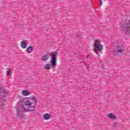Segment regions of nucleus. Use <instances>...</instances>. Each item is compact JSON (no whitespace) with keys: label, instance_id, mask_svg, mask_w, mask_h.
<instances>
[{"label":"nucleus","instance_id":"nucleus-5","mask_svg":"<svg viewBox=\"0 0 130 130\" xmlns=\"http://www.w3.org/2000/svg\"><path fill=\"white\" fill-rule=\"evenodd\" d=\"M93 46L94 48V51L96 52L98 55L99 54V52L97 51H102V50H103V45H102V44L94 43Z\"/></svg>","mask_w":130,"mask_h":130},{"label":"nucleus","instance_id":"nucleus-2","mask_svg":"<svg viewBox=\"0 0 130 130\" xmlns=\"http://www.w3.org/2000/svg\"><path fill=\"white\" fill-rule=\"evenodd\" d=\"M49 55L51 56V60L50 63H47L45 66V69L46 70H51L53 68H54L56 66V57L57 56V54L54 53H49Z\"/></svg>","mask_w":130,"mask_h":130},{"label":"nucleus","instance_id":"nucleus-4","mask_svg":"<svg viewBox=\"0 0 130 130\" xmlns=\"http://www.w3.org/2000/svg\"><path fill=\"white\" fill-rule=\"evenodd\" d=\"M8 93L9 91L5 87H0V102L3 103L6 102V98H7Z\"/></svg>","mask_w":130,"mask_h":130},{"label":"nucleus","instance_id":"nucleus-13","mask_svg":"<svg viewBox=\"0 0 130 130\" xmlns=\"http://www.w3.org/2000/svg\"><path fill=\"white\" fill-rule=\"evenodd\" d=\"M7 76H9L10 75H11V70L10 69H8L7 72Z\"/></svg>","mask_w":130,"mask_h":130},{"label":"nucleus","instance_id":"nucleus-10","mask_svg":"<svg viewBox=\"0 0 130 130\" xmlns=\"http://www.w3.org/2000/svg\"><path fill=\"white\" fill-rule=\"evenodd\" d=\"M26 51L27 53H31L33 51V47L29 46L27 48Z\"/></svg>","mask_w":130,"mask_h":130},{"label":"nucleus","instance_id":"nucleus-16","mask_svg":"<svg viewBox=\"0 0 130 130\" xmlns=\"http://www.w3.org/2000/svg\"><path fill=\"white\" fill-rule=\"evenodd\" d=\"M102 4H103V3L102 2V0H100V7H101V6H102Z\"/></svg>","mask_w":130,"mask_h":130},{"label":"nucleus","instance_id":"nucleus-6","mask_svg":"<svg viewBox=\"0 0 130 130\" xmlns=\"http://www.w3.org/2000/svg\"><path fill=\"white\" fill-rule=\"evenodd\" d=\"M114 51L115 52H118V53H121L122 54L123 52H124V47L122 46V45L117 46L116 48L114 49Z\"/></svg>","mask_w":130,"mask_h":130},{"label":"nucleus","instance_id":"nucleus-3","mask_svg":"<svg viewBox=\"0 0 130 130\" xmlns=\"http://www.w3.org/2000/svg\"><path fill=\"white\" fill-rule=\"evenodd\" d=\"M120 27L123 28V31L126 35H130L129 21H121Z\"/></svg>","mask_w":130,"mask_h":130},{"label":"nucleus","instance_id":"nucleus-19","mask_svg":"<svg viewBox=\"0 0 130 130\" xmlns=\"http://www.w3.org/2000/svg\"><path fill=\"white\" fill-rule=\"evenodd\" d=\"M104 1H105V0H104Z\"/></svg>","mask_w":130,"mask_h":130},{"label":"nucleus","instance_id":"nucleus-15","mask_svg":"<svg viewBox=\"0 0 130 130\" xmlns=\"http://www.w3.org/2000/svg\"><path fill=\"white\" fill-rule=\"evenodd\" d=\"M118 126V123H115L113 124V127H117Z\"/></svg>","mask_w":130,"mask_h":130},{"label":"nucleus","instance_id":"nucleus-17","mask_svg":"<svg viewBox=\"0 0 130 130\" xmlns=\"http://www.w3.org/2000/svg\"><path fill=\"white\" fill-rule=\"evenodd\" d=\"M1 107L2 108H4V104H2Z\"/></svg>","mask_w":130,"mask_h":130},{"label":"nucleus","instance_id":"nucleus-7","mask_svg":"<svg viewBox=\"0 0 130 130\" xmlns=\"http://www.w3.org/2000/svg\"><path fill=\"white\" fill-rule=\"evenodd\" d=\"M49 58V54H47L45 55H44L42 57V60L43 61H46V60H48V59Z\"/></svg>","mask_w":130,"mask_h":130},{"label":"nucleus","instance_id":"nucleus-8","mask_svg":"<svg viewBox=\"0 0 130 130\" xmlns=\"http://www.w3.org/2000/svg\"><path fill=\"white\" fill-rule=\"evenodd\" d=\"M21 47H22L23 49L27 48V43L25 41H23L21 42Z\"/></svg>","mask_w":130,"mask_h":130},{"label":"nucleus","instance_id":"nucleus-11","mask_svg":"<svg viewBox=\"0 0 130 130\" xmlns=\"http://www.w3.org/2000/svg\"><path fill=\"white\" fill-rule=\"evenodd\" d=\"M108 117H109V118H111L112 119H115L116 116L113 113H110L108 114Z\"/></svg>","mask_w":130,"mask_h":130},{"label":"nucleus","instance_id":"nucleus-9","mask_svg":"<svg viewBox=\"0 0 130 130\" xmlns=\"http://www.w3.org/2000/svg\"><path fill=\"white\" fill-rule=\"evenodd\" d=\"M50 114L48 113H46L43 116L44 119H45L46 120H48V119H50Z\"/></svg>","mask_w":130,"mask_h":130},{"label":"nucleus","instance_id":"nucleus-12","mask_svg":"<svg viewBox=\"0 0 130 130\" xmlns=\"http://www.w3.org/2000/svg\"><path fill=\"white\" fill-rule=\"evenodd\" d=\"M22 95L23 96H28V95H30V92L28 90H23L22 91Z\"/></svg>","mask_w":130,"mask_h":130},{"label":"nucleus","instance_id":"nucleus-14","mask_svg":"<svg viewBox=\"0 0 130 130\" xmlns=\"http://www.w3.org/2000/svg\"><path fill=\"white\" fill-rule=\"evenodd\" d=\"M96 43V44H100V43H101V41L99 40H96L95 41V43Z\"/></svg>","mask_w":130,"mask_h":130},{"label":"nucleus","instance_id":"nucleus-18","mask_svg":"<svg viewBox=\"0 0 130 130\" xmlns=\"http://www.w3.org/2000/svg\"><path fill=\"white\" fill-rule=\"evenodd\" d=\"M89 56H90V55H88L87 56V58H89Z\"/></svg>","mask_w":130,"mask_h":130},{"label":"nucleus","instance_id":"nucleus-1","mask_svg":"<svg viewBox=\"0 0 130 130\" xmlns=\"http://www.w3.org/2000/svg\"><path fill=\"white\" fill-rule=\"evenodd\" d=\"M37 103V98L35 96H33L32 98H28V99L24 102L22 105V108H18L17 109V117L21 118V116H24V112L27 111H34L36 107V104Z\"/></svg>","mask_w":130,"mask_h":130}]
</instances>
